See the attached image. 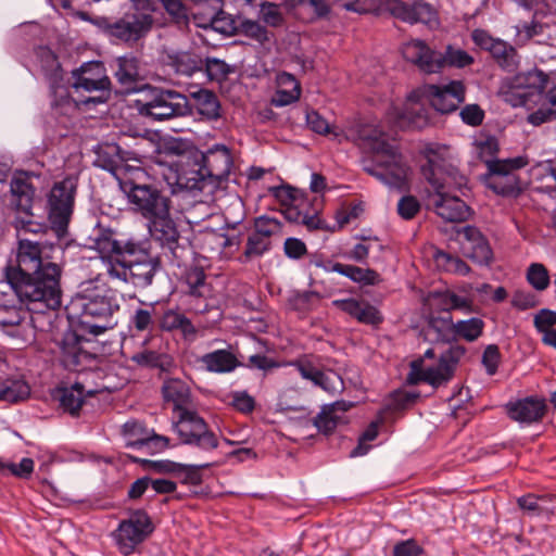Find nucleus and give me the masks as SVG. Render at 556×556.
<instances>
[{"instance_id":"f257e3e1","label":"nucleus","mask_w":556,"mask_h":556,"mask_svg":"<svg viewBox=\"0 0 556 556\" xmlns=\"http://www.w3.org/2000/svg\"><path fill=\"white\" fill-rule=\"evenodd\" d=\"M119 189L130 211L147 222L151 237L175 255L180 239L177 224L172 217V197L175 191L164 180L163 175L151 178L140 167L129 179L123 180Z\"/></svg>"},{"instance_id":"f03ea898","label":"nucleus","mask_w":556,"mask_h":556,"mask_svg":"<svg viewBox=\"0 0 556 556\" xmlns=\"http://www.w3.org/2000/svg\"><path fill=\"white\" fill-rule=\"evenodd\" d=\"M420 173L434 191V211L442 219L462 223L471 216L470 206L458 195L452 194L457 190L466 195V191H469L468 178L456 166L431 151L426 163L421 165Z\"/></svg>"},{"instance_id":"7ed1b4c3","label":"nucleus","mask_w":556,"mask_h":556,"mask_svg":"<svg viewBox=\"0 0 556 556\" xmlns=\"http://www.w3.org/2000/svg\"><path fill=\"white\" fill-rule=\"evenodd\" d=\"M62 267L47 262L40 270L28 277L9 282L14 296L27 306L28 311L45 313L62 306Z\"/></svg>"},{"instance_id":"20e7f679","label":"nucleus","mask_w":556,"mask_h":556,"mask_svg":"<svg viewBox=\"0 0 556 556\" xmlns=\"http://www.w3.org/2000/svg\"><path fill=\"white\" fill-rule=\"evenodd\" d=\"M119 309L114 292L109 288L94 287L76 295L66 307L70 319H76L78 328L98 336L112 328L111 318Z\"/></svg>"},{"instance_id":"39448f33","label":"nucleus","mask_w":556,"mask_h":556,"mask_svg":"<svg viewBox=\"0 0 556 556\" xmlns=\"http://www.w3.org/2000/svg\"><path fill=\"white\" fill-rule=\"evenodd\" d=\"M184 142L176 141L169 150L177 154V159L162 169L164 180L174 189L175 194L186 190L199 191L208 195V187L204 168L200 161V150L194 146L185 147Z\"/></svg>"},{"instance_id":"423d86ee","label":"nucleus","mask_w":556,"mask_h":556,"mask_svg":"<svg viewBox=\"0 0 556 556\" xmlns=\"http://www.w3.org/2000/svg\"><path fill=\"white\" fill-rule=\"evenodd\" d=\"M156 8L142 9L140 5L131 7L118 17H101L99 27L113 43H124L135 47L143 40L153 29Z\"/></svg>"},{"instance_id":"0eeeda50","label":"nucleus","mask_w":556,"mask_h":556,"mask_svg":"<svg viewBox=\"0 0 556 556\" xmlns=\"http://www.w3.org/2000/svg\"><path fill=\"white\" fill-rule=\"evenodd\" d=\"M71 79L72 90L80 94L79 102L85 106L103 103L110 96L111 80L101 61L84 63L72 72Z\"/></svg>"},{"instance_id":"6e6552de","label":"nucleus","mask_w":556,"mask_h":556,"mask_svg":"<svg viewBox=\"0 0 556 556\" xmlns=\"http://www.w3.org/2000/svg\"><path fill=\"white\" fill-rule=\"evenodd\" d=\"M528 165L529 157L527 155L488 160L485 161L486 173L483 175L484 185L497 195L517 198L522 193L523 188L516 172Z\"/></svg>"},{"instance_id":"1a4fd4ad","label":"nucleus","mask_w":556,"mask_h":556,"mask_svg":"<svg viewBox=\"0 0 556 556\" xmlns=\"http://www.w3.org/2000/svg\"><path fill=\"white\" fill-rule=\"evenodd\" d=\"M200 161L204 168L208 195L225 191L230 181L237 184V167L231 150L224 144H214L206 152L200 150Z\"/></svg>"},{"instance_id":"9d476101","label":"nucleus","mask_w":556,"mask_h":556,"mask_svg":"<svg viewBox=\"0 0 556 556\" xmlns=\"http://www.w3.org/2000/svg\"><path fill=\"white\" fill-rule=\"evenodd\" d=\"M466 92L464 81L454 79L446 84H424L410 91V99L425 100L435 112L448 115L465 102Z\"/></svg>"},{"instance_id":"9b49d317","label":"nucleus","mask_w":556,"mask_h":556,"mask_svg":"<svg viewBox=\"0 0 556 556\" xmlns=\"http://www.w3.org/2000/svg\"><path fill=\"white\" fill-rule=\"evenodd\" d=\"M140 115L154 121H166L189 114L188 98L170 89H154L147 102L137 101Z\"/></svg>"},{"instance_id":"f8f14e48","label":"nucleus","mask_w":556,"mask_h":556,"mask_svg":"<svg viewBox=\"0 0 556 556\" xmlns=\"http://www.w3.org/2000/svg\"><path fill=\"white\" fill-rule=\"evenodd\" d=\"M379 154L386 157V160H377L375 165L365 166L364 170L391 188L400 191L408 190L409 167L402 162L401 154L389 142L380 143L378 148Z\"/></svg>"},{"instance_id":"ddd939ff","label":"nucleus","mask_w":556,"mask_h":556,"mask_svg":"<svg viewBox=\"0 0 556 556\" xmlns=\"http://www.w3.org/2000/svg\"><path fill=\"white\" fill-rule=\"evenodd\" d=\"M173 427L182 444L197 446L203 451L218 447L217 435L195 410L182 409L178 413V419L173 422Z\"/></svg>"},{"instance_id":"4468645a","label":"nucleus","mask_w":556,"mask_h":556,"mask_svg":"<svg viewBox=\"0 0 556 556\" xmlns=\"http://www.w3.org/2000/svg\"><path fill=\"white\" fill-rule=\"evenodd\" d=\"M154 531L151 517L144 509L130 511L113 532V539L121 554L129 556Z\"/></svg>"},{"instance_id":"2eb2a0df","label":"nucleus","mask_w":556,"mask_h":556,"mask_svg":"<svg viewBox=\"0 0 556 556\" xmlns=\"http://www.w3.org/2000/svg\"><path fill=\"white\" fill-rule=\"evenodd\" d=\"M91 341L76 331H66L59 343V361L70 371H85L97 367L98 356L86 345Z\"/></svg>"},{"instance_id":"dca6fc26","label":"nucleus","mask_w":556,"mask_h":556,"mask_svg":"<svg viewBox=\"0 0 556 556\" xmlns=\"http://www.w3.org/2000/svg\"><path fill=\"white\" fill-rule=\"evenodd\" d=\"M282 223L277 218L267 215L255 217L242 253L244 261L260 258L270 252L275 238L282 235Z\"/></svg>"},{"instance_id":"f3484780","label":"nucleus","mask_w":556,"mask_h":556,"mask_svg":"<svg viewBox=\"0 0 556 556\" xmlns=\"http://www.w3.org/2000/svg\"><path fill=\"white\" fill-rule=\"evenodd\" d=\"M101 252H109V267L131 265L136 262H143L157 253L152 252V243L149 239L136 240H104L98 242Z\"/></svg>"},{"instance_id":"a211bd4d","label":"nucleus","mask_w":556,"mask_h":556,"mask_svg":"<svg viewBox=\"0 0 556 556\" xmlns=\"http://www.w3.org/2000/svg\"><path fill=\"white\" fill-rule=\"evenodd\" d=\"M48 261L42 258L41 245L28 239H18L15 260H9L3 268L7 283L28 277V274L43 268Z\"/></svg>"},{"instance_id":"6ab92c4d","label":"nucleus","mask_w":556,"mask_h":556,"mask_svg":"<svg viewBox=\"0 0 556 556\" xmlns=\"http://www.w3.org/2000/svg\"><path fill=\"white\" fill-rule=\"evenodd\" d=\"M380 4V15L389 13L394 18L414 25H431L438 22L435 9L425 0H378Z\"/></svg>"},{"instance_id":"aec40b11","label":"nucleus","mask_w":556,"mask_h":556,"mask_svg":"<svg viewBox=\"0 0 556 556\" xmlns=\"http://www.w3.org/2000/svg\"><path fill=\"white\" fill-rule=\"evenodd\" d=\"M76 185L71 178L56 182L49 194V220L58 232L66 230L73 213Z\"/></svg>"},{"instance_id":"412c9836","label":"nucleus","mask_w":556,"mask_h":556,"mask_svg":"<svg viewBox=\"0 0 556 556\" xmlns=\"http://www.w3.org/2000/svg\"><path fill=\"white\" fill-rule=\"evenodd\" d=\"M471 39L481 50L488 51L502 70L513 73L518 68L520 56L513 45L500 38H494L488 30L482 28L473 29L471 31Z\"/></svg>"},{"instance_id":"4be33fe9","label":"nucleus","mask_w":556,"mask_h":556,"mask_svg":"<svg viewBox=\"0 0 556 556\" xmlns=\"http://www.w3.org/2000/svg\"><path fill=\"white\" fill-rule=\"evenodd\" d=\"M47 62H51V71L47 74V78L50 85L52 108L65 110L67 108L78 109L84 105L79 102L80 94L71 91L72 79H65L64 71L51 50L47 51Z\"/></svg>"},{"instance_id":"5701e85b","label":"nucleus","mask_w":556,"mask_h":556,"mask_svg":"<svg viewBox=\"0 0 556 556\" xmlns=\"http://www.w3.org/2000/svg\"><path fill=\"white\" fill-rule=\"evenodd\" d=\"M129 152L124 151L117 143H101L96 150L94 165L110 172L118 182V187L123 186L124 179H129L139 166H130L127 164Z\"/></svg>"},{"instance_id":"b1692460","label":"nucleus","mask_w":556,"mask_h":556,"mask_svg":"<svg viewBox=\"0 0 556 556\" xmlns=\"http://www.w3.org/2000/svg\"><path fill=\"white\" fill-rule=\"evenodd\" d=\"M424 101L410 99L409 92L402 108L392 105L389 109V119L401 129L421 130L428 127L431 125V114Z\"/></svg>"},{"instance_id":"393cba45","label":"nucleus","mask_w":556,"mask_h":556,"mask_svg":"<svg viewBox=\"0 0 556 556\" xmlns=\"http://www.w3.org/2000/svg\"><path fill=\"white\" fill-rule=\"evenodd\" d=\"M162 268L161 256H153L143 262H136L131 265L109 267L111 277L124 282H130L136 288H148L152 285L155 274Z\"/></svg>"},{"instance_id":"a878e982","label":"nucleus","mask_w":556,"mask_h":556,"mask_svg":"<svg viewBox=\"0 0 556 556\" xmlns=\"http://www.w3.org/2000/svg\"><path fill=\"white\" fill-rule=\"evenodd\" d=\"M156 327L162 332L178 334L185 342L192 343L199 330L192 320L178 307H166L156 318Z\"/></svg>"},{"instance_id":"bb28decb","label":"nucleus","mask_w":556,"mask_h":556,"mask_svg":"<svg viewBox=\"0 0 556 556\" xmlns=\"http://www.w3.org/2000/svg\"><path fill=\"white\" fill-rule=\"evenodd\" d=\"M504 407L509 419L528 426L541 422L547 413L545 399L533 395L509 401Z\"/></svg>"},{"instance_id":"cd10ccee","label":"nucleus","mask_w":556,"mask_h":556,"mask_svg":"<svg viewBox=\"0 0 556 556\" xmlns=\"http://www.w3.org/2000/svg\"><path fill=\"white\" fill-rule=\"evenodd\" d=\"M462 251L464 255L481 265H489L493 258V251L482 232L471 225L464 226L459 231Z\"/></svg>"},{"instance_id":"c85d7f7f","label":"nucleus","mask_w":556,"mask_h":556,"mask_svg":"<svg viewBox=\"0 0 556 556\" xmlns=\"http://www.w3.org/2000/svg\"><path fill=\"white\" fill-rule=\"evenodd\" d=\"M402 55L427 74L439 73L442 70V63L438 61V52L421 39H412L404 43Z\"/></svg>"},{"instance_id":"c756f323","label":"nucleus","mask_w":556,"mask_h":556,"mask_svg":"<svg viewBox=\"0 0 556 556\" xmlns=\"http://www.w3.org/2000/svg\"><path fill=\"white\" fill-rule=\"evenodd\" d=\"M332 305L364 325L379 327L384 319L381 312L367 301L349 298L334 300Z\"/></svg>"},{"instance_id":"7c9ffc66","label":"nucleus","mask_w":556,"mask_h":556,"mask_svg":"<svg viewBox=\"0 0 556 556\" xmlns=\"http://www.w3.org/2000/svg\"><path fill=\"white\" fill-rule=\"evenodd\" d=\"M92 392H85L83 383L75 382L72 386L59 384L52 391L51 396L59 403V408L72 417H79L85 399Z\"/></svg>"},{"instance_id":"2f4dec72","label":"nucleus","mask_w":556,"mask_h":556,"mask_svg":"<svg viewBox=\"0 0 556 556\" xmlns=\"http://www.w3.org/2000/svg\"><path fill=\"white\" fill-rule=\"evenodd\" d=\"M150 341L147 338L142 342V350L134 353L130 356V361L138 367L147 368L151 370H160L161 372H170L175 367V358L169 353L162 350H152L146 345Z\"/></svg>"},{"instance_id":"473e14b6","label":"nucleus","mask_w":556,"mask_h":556,"mask_svg":"<svg viewBox=\"0 0 556 556\" xmlns=\"http://www.w3.org/2000/svg\"><path fill=\"white\" fill-rule=\"evenodd\" d=\"M426 314L421 333L425 339L433 343H453V316Z\"/></svg>"},{"instance_id":"72a5a7b5","label":"nucleus","mask_w":556,"mask_h":556,"mask_svg":"<svg viewBox=\"0 0 556 556\" xmlns=\"http://www.w3.org/2000/svg\"><path fill=\"white\" fill-rule=\"evenodd\" d=\"M192 104L190 112L193 111L204 121H217L222 117V105L217 94L208 89L200 88L191 92Z\"/></svg>"},{"instance_id":"f704fd0d","label":"nucleus","mask_w":556,"mask_h":556,"mask_svg":"<svg viewBox=\"0 0 556 556\" xmlns=\"http://www.w3.org/2000/svg\"><path fill=\"white\" fill-rule=\"evenodd\" d=\"M277 89L270 99V104L277 108L296 102L302 93L300 81L294 75L281 72L276 77Z\"/></svg>"},{"instance_id":"c9c22d12","label":"nucleus","mask_w":556,"mask_h":556,"mask_svg":"<svg viewBox=\"0 0 556 556\" xmlns=\"http://www.w3.org/2000/svg\"><path fill=\"white\" fill-rule=\"evenodd\" d=\"M33 174L18 172L11 181V192L14 198L16 210L27 215L31 214V207L36 189L30 182Z\"/></svg>"},{"instance_id":"e433bc0d","label":"nucleus","mask_w":556,"mask_h":556,"mask_svg":"<svg viewBox=\"0 0 556 556\" xmlns=\"http://www.w3.org/2000/svg\"><path fill=\"white\" fill-rule=\"evenodd\" d=\"M22 304L16 296L9 299L5 293L0 295V327L9 334L15 333L27 315Z\"/></svg>"},{"instance_id":"4c0bfd02","label":"nucleus","mask_w":556,"mask_h":556,"mask_svg":"<svg viewBox=\"0 0 556 556\" xmlns=\"http://www.w3.org/2000/svg\"><path fill=\"white\" fill-rule=\"evenodd\" d=\"M162 395L165 402L173 403L177 413L188 409L192 403L190 387L179 378L166 379L162 384Z\"/></svg>"},{"instance_id":"58836bf2","label":"nucleus","mask_w":556,"mask_h":556,"mask_svg":"<svg viewBox=\"0 0 556 556\" xmlns=\"http://www.w3.org/2000/svg\"><path fill=\"white\" fill-rule=\"evenodd\" d=\"M116 68L114 76L119 85L127 91L134 90L140 75V59L132 53L125 54L115 59Z\"/></svg>"},{"instance_id":"ea45409f","label":"nucleus","mask_w":556,"mask_h":556,"mask_svg":"<svg viewBox=\"0 0 556 556\" xmlns=\"http://www.w3.org/2000/svg\"><path fill=\"white\" fill-rule=\"evenodd\" d=\"M325 268L327 270L336 271L342 276H345L353 282L359 283L362 286H376L382 281L380 274L371 268H362L355 265L342 264L339 262L329 263V266H326Z\"/></svg>"},{"instance_id":"a19ab883","label":"nucleus","mask_w":556,"mask_h":556,"mask_svg":"<svg viewBox=\"0 0 556 556\" xmlns=\"http://www.w3.org/2000/svg\"><path fill=\"white\" fill-rule=\"evenodd\" d=\"M200 362L207 371L216 374L231 372L242 366L237 356L226 349L206 353L200 357Z\"/></svg>"},{"instance_id":"79ce46f5","label":"nucleus","mask_w":556,"mask_h":556,"mask_svg":"<svg viewBox=\"0 0 556 556\" xmlns=\"http://www.w3.org/2000/svg\"><path fill=\"white\" fill-rule=\"evenodd\" d=\"M281 4L288 12L298 15L308 12L309 22L326 18L331 12L330 0H282Z\"/></svg>"},{"instance_id":"37998d69","label":"nucleus","mask_w":556,"mask_h":556,"mask_svg":"<svg viewBox=\"0 0 556 556\" xmlns=\"http://www.w3.org/2000/svg\"><path fill=\"white\" fill-rule=\"evenodd\" d=\"M167 65L178 75L191 76L203 70V60L194 52L181 51L169 54Z\"/></svg>"},{"instance_id":"c03bdc74","label":"nucleus","mask_w":556,"mask_h":556,"mask_svg":"<svg viewBox=\"0 0 556 556\" xmlns=\"http://www.w3.org/2000/svg\"><path fill=\"white\" fill-rule=\"evenodd\" d=\"M450 348L440 355L437 369L439 371L441 381L447 383L453 377L457 364L465 356L467 349L460 344L450 343Z\"/></svg>"},{"instance_id":"a18cd8bd","label":"nucleus","mask_w":556,"mask_h":556,"mask_svg":"<svg viewBox=\"0 0 556 556\" xmlns=\"http://www.w3.org/2000/svg\"><path fill=\"white\" fill-rule=\"evenodd\" d=\"M301 375L303 379L312 381L315 386L329 390V378L315 365L312 357L303 355L290 363Z\"/></svg>"},{"instance_id":"49530a36","label":"nucleus","mask_w":556,"mask_h":556,"mask_svg":"<svg viewBox=\"0 0 556 556\" xmlns=\"http://www.w3.org/2000/svg\"><path fill=\"white\" fill-rule=\"evenodd\" d=\"M222 8V0H203L190 10V15L198 27L210 28Z\"/></svg>"},{"instance_id":"de8ad7c7","label":"nucleus","mask_w":556,"mask_h":556,"mask_svg":"<svg viewBox=\"0 0 556 556\" xmlns=\"http://www.w3.org/2000/svg\"><path fill=\"white\" fill-rule=\"evenodd\" d=\"M485 323L480 317H471L454 323L453 343L458 340L477 341L484 331Z\"/></svg>"},{"instance_id":"09e8293b","label":"nucleus","mask_w":556,"mask_h":556,"mask_svg":"<svg viewBox=\"0 0 556 556\" xmlns=\"http://www.w3.org/2000/svg\"><path fill=\"white\" fill-rule=\"evenodd\" d=\"M407 382L416 386L420 382H427L433 388H438L443 383L441 381L437 367H424V358H417L410 363V371L407 376Z\"/></svg>"},{"instance_id":"8fccbe9b","label":"nucleus","mask_w":556,"mask_h":556,"mask_svg":"<svg viewBox=\"0 0 556 556\" xmlns=\"http://www.w3.org/2000/svg\"><path fill=\"white\" fill-rule=\"evenodd\" d=\"M159 302L146 304V307L137 308L130 318V327L138 332L151 331L156 325V318L160 315Z\"/></svg>"},{"instance_id":"3c124183","label":"nucleus","mask_w":556,"mask_h":556,"mask_svg":"<svg viewBox=\"0 0 556 556\" xmlns=\"http://www.w3.org/2000/svg\"><path fill=\"white\" fill-rule=\"evenodd\" d=\"M30 395V387L24 380H0V401L9 403L22 402Z\"/></svg>"},{"instance_id":"603ef678","label":"nucleus","mask_w":556,"mask_h":556,"mask_svg":"<svg viewBox=\"0 0 556 556\" xmlns=\"http://www.w3.org/2000/svg\"><path fill=\"white\" fill-rule=\"evenodd\" d=\"M238 35L245 36L262 46L269 42L274 37V34L269 31L266 26L257 21L248 18L239 20Z\"/></svg>"},{"instance_id":"864d4df0","label":"nucleus","mask_w":556,"mask_h":556,"mask_svg":"<svg viewBox=\"0 0 556 556\" xmlns=\"http://www.w3.org/2000/svg\"><path fill=\"white\" fill-rule=\"evenodd\" d=\"M518 79L521 86L529 89L519 94L522 98L543 93L548 83V76L539 70L529 71Z\"/></svg>"},{"instance_id":"5fc2aeb1","label":"nucleus","mask_w":556,"mask_h":556,"mask_svg":"<svg viewBox=\"0 0 556 556\" xmlns=\"http://www.w3.org/2000/svg\"><path fill=\"white\" fill-rule=\"evenodd\" d=\"M184 280L188 286L187 294L195 298H202V288L205 287L206 274L202 266L191 265L184 274Z\"/></svg>"},{"instance_id":"6e6d98bb","label":"nucleus","mask_w":556,"mask_h":556,"mask_svg":"<svg viewBox=\"0 0 556 556\" xmlns=\"http://www.w3.org/2000/svg\"><path fill=\"white\" fill-rule=\"evenodd\" d=\"M319 301L320 295L316 291H298L288 299V306L294 312L308 313L317 306Z\"/></svg>"},{"instance_id":"4d7b16f0","label":"nucleus","mask_w":556,"mask_h":556,"mask_svg":"<svg viewBox=\"0 0 556 556\" xmlns=\"http://www.w3.org/2000/svg\"><path fill=\"white\" fill-rule=\"evenodd\" d=\"M208 464L185 465L176 463L175 471L172 473L179 479L182 484L200 485L203 482L202 469L208 468Z\"/></svg>"},{"instance_id":"13d9d810","label":"nucleus","mask_w":556,"mask_h":556,"mask_svg":"<svg viewBox=\"0 0 556 556\" xmlns=\"http://www.w3.org/2000/svg\"><path fill=\"white\" fill-rule=\"evenodd\" d=\"M438 61L442 63V68L445 65L463 68L471 65L475 59L465 50L447 46L444 54L438 53Z\"/></svg>"},{"instance_id":"bf43d9fd","label":"nucleus","mask_w":556,"mask_h":556,"mask_svg":"<svg viewBox=\"0 0 556 556\" xmlns=\"http://www.w3.org/2000/svg\"><path fill=\"white\" fill-rule=\"evenodd\" d=\"M452 291H433L429 293L428 296V308L426 314H435V315H452V305L450 298L452 296Z\"/></svg>"},{"instance_id":"052dcab7","label":"nucleus","mask_w":556,"mask_h":556,"mask_svg":"<svg viewBox=\"0 0 556 556\" xmlns=\"http://www.w3.org/2000/svg\"><path fill=\"white\" fill-rule=\"evenodd\" d=\"M127 446L134 448L147 447L151 453H161L169 447V438L153 432L151 435L128 442Z\"/></svg>"},{"instance_id":"680f3d73","label":"nucleus","mask_w":556,"mask_h":556,"mask_svg":"<svg viewBox=\"0 0 556 556\" xmlns=\"http://www.w3.org/2000/svg\"><path fill=\"white\" fill-rule=\"evenodd\" d=\"M164 11L176 24H187L190 15V8L186 0H159Z\"/></svg>"},{"instance_id":"e2e57ef3","label":"nucleus","mask_w":556,"mask_h":556,"mask_svg":"<svg viewBox=\"0 0 556 556\" xmlns=\"http://www.w3.org/2000/svg\"><path fill=\"white\" fill-rule=\"evenodd\" d=\"M341 417L321 407V410L314 417L313 425L325 435L332 434L337 429Z\"/></svg>"},{"instance_id":"0e129e2a","label":"nucleus","mask_w":556,"mask_h":556,"mask_svg":"<svg viewBox=\"0 0 556 556\" xmlns=\"http://www.w3.org/2000/svg\"><path fill=\"white\" fill-rule=\"evenodd\" d=\"M551 500V495H536L534 493H528L517 498L518 507L527 511L530 516H541L544 513V508L540 502H547Z\"/></svg>"},{"instance_id":"69168bd1","label":"nucleus","mask_w":556,"mask_h":556,"mask_svg":"<svg viewBox=\"0 0 556 556\" xmlns=\"http://www.w3.org/2000/svg\"><path fill=\"white\" fill-rule=\"evenodd\" d=\"M239 20L222 9L210 28L225 36H236L239 30Z\"/></svg>"},{"instance_id":"338daca9","label":"nucleus","mask_w":556,"mask_h":556,"mask_svg":"<svg viewBox=\"0 0 556 556\" xmlns=\"http://www.w3.org/2000/svg\"><path fill=\"white\" fill-rule=\"evenodd\" d=\"M203 70L210 80L223 81L227 78L230 73L229 65L219 59L207 58L203 61Z\"/></svg>"},{"instance_id":"774afa93","label":"nucleus","mask_w":556,"mask_h":556,"mask_svg":"<svg viewBox=\"0 0 556 556\" xmlns=\"http://www.w3.org/2000/svg\"><path fill=\"white\" fill-rule=\"evenodd\" d=\"M260 8L261 20L266 25L277 28L281 27L285 24V17L278 4L269 1H264L261 3Z\"/></svg>"}]
</instances>
